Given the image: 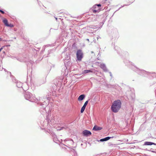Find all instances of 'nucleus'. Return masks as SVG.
Listing matches in <instances>:
<instances>
[{
    "mask_svg": "<svg viewBox=\"0 0 156 156\" xmlns=\"http://www.w3.org/2000/svg\"><path fill=\"white\" fill-rule=\"evenodd\" d=\"M93 12H97V11L96 10H93Z\"/></svg>",
    "mask_w": 156,
    "mask_h": 156,
    "instance_id": "15",
    "label": "nucleus"
},
{
    "mask_svg": "<svg viewBox=\"0 0 156 156\" xmlns=\"http://www.w3.org/2000/svg\"><path fill=\"white\" fill-rule=\"evenodd\" d=\"M88 101H86L85 102V103H84V105H83V106L86 107L87 105V104H88Z\"/></svg>",
    "mask_w": 156,
    "mask_h": 156,
    "instance_id": "12",
    "label": "nucleus"
},
{
    "mask_svg": "<svg viewBox=\"0 0 156 156\" xmlns=\"http://www.w3.org/2000/svg\"><path fill=\"white\" fill-rule=\"evenodd\" d=\"M100 67L102 69L104 70L105 71L106 70V66L104 64H101L100 66Z\"/></svg>",
    "mask_w": 156,
    "mask_h": 156,
    "instance_id": "9",
    "label": "nucleus"
},
{
    "mask_svg": "<svg viewBox=\"0 0 156 156\" xmlns=\"http://www.w3.org/2000/svg\"><path fill=\"white\" fill-rule=\"evenodd\" d=\"M76 58L77 60L81 61L83 57V53L81 50H78L77 51L76 53Z\"/></svg>",
    "mask_w": 156,
    "mask_h": 156,
    "instance_id": "2",
    "label": "nucleus"
},
{
    "mask_svg": "<svg viewBox=\"0 0 156 156\" xmlns=\"http://www.w3.org/2000/svg\"><path fill=\"white\" fill-rule=\"evenodd\" d=\"M0 12H1V13H2V14H4L5 13V12H4V11H2V10H0Z\"/></svg>",
    "mask_w": 156,
    "mask_h": 156,
    "instance_id": "13",
    "label": "nucleus"
},
{
    "mask_svg": "<svg viewBox=\"0 0 156 156\" xmlns=\"http://www.w3.org/2000/svg\"><path fill=\"white\" fill-rule=\"evenodd\" d=\"M113 137H105V138L102 139L100 140V141H106L110 139L111 138H113Z\"/></svg>",
    "mask_w": 156,
    "mask_h": 156,
    "instance_id": "6",
    "label": "nucleus"
},
{
    "mask_svg": "<svg viewBox=\"0 0 156 156\" xmlns=\"http://www.w3.org/2000/svg\"><path fill=\"white\" fill-rule=\"evenodd\" d=\"M85 97V96L84 95L82 94L79 96V97L78 98V100L79 101H82L83 99Z\"/></svg>",
    "mask_w": 156,
    "mask_h": 156,
    "instance_id": "8",
    "label": "nucleus"
},
{
    "mask_svg": "<svg viewBox=\"0 0 156 156\" xmlns=\"http://www.w3.org/2000/svg\"><path fill=\"white\" fill-rule=\"evenodd\" d=\"M2 49V48H1L0 49V52L1 51V50Z\"/></svg>",
    "mask_w": 156,
    "mask_h": 156,
    "instance_id": "17",
    "label": "nucleus"
},
{
    "mask_svg": "<svg viewBox=\"0 0 156 156\" xmlns=\"http://www.w3.org/2000/svg\"><path fill=\"white\" fill-rule=\"evenodd\" d=\"M62 128L60 127L59 129H57V130H61L62 129Z\"/></svg>",
    "mask_w": 156,
    "mask_h": 156,
    "instance_id": "14",
    "label": "nucleus"
},
{
    "mask_svg": "<svg viewBox=\"0 0 156 156\" xmlns=\"http://www.w3.org/2000/svg\"><path fill=\"white\" fill-rule=\"evenodd\" d=\"M86 108V107L84 106H83L82 107L81 109V113H82L84 111L85 109Z\"/></svg>",
    "mask_w": 156,
    "mask_h": 156,
    "instance_id": "11",
    "label": "nucleus"
},
{
    "mask_svg": "<svg viewBox=\"0 0 156 156\" xmlns=\"http://www.w3.org/2000/svg\"><path fill=\"white\" fill-rule=\"evenodd\" d=\"M83 133L84 136H88L91 134V133L90 131L85 130L83 131Z\"/></svg>",
    "mask_w": 156,
    "mask_h": 156,
    "instance_id": "3",
    "label": "nucleus"
},
{
    "mask_svg": "<svg viewBox=\"0 0 156 156\" xmlns=\"http://www.w3.org/2000/svg\"><path fill=\"white\" fill-rule=\"evenodd\" d=\"M145 145H155V144L154 143H152L150 142H146L144 143Z\"/></svg>",
    "mask_w": 156,
    "mask_h": 156,
    "instance_id": "7",
    "label": "nucleus"
},
{
    "mask_svg": "<svg viewBox=\"0 0 156 156\" xmlns=\"http://www.w3.org/2000/svg\"><path fill=\"white\" fill-rule=\"evenodd\" d=\"M92 71L90 70H85L84 71V73H92Z\"/></svg>",
    "mask_w": 156,
    "mask_h": 156,
    "instance_id": "10",
    "label": "nucleus"
},
{
    "mask_svg": "<svg viewBox=\"0 0 156 156\" xmlns=\"http://www.w3.org/2000/svg\"><path fill=\"white\" fill-rule=\"evenodd\" d=\"M121 102L120 100H117L114 101L111 107L112 111L114 112H117L121 107Z\"/></svg>",
    "mask_w": 156,
    "mask_h": 156,
    "instance_id": "1",
    "label": "nucleus"
},
{
    "mask_svg": "<svg viewBox=\"0 0 156 156\" xmlns=\"http://www.w3.org/2000/svg\"><path fill=\"white\" fill-rule=\"evenodd\" d=\"M3 22L8 27H13V26L12 24H10L9 25L8 24V20L6 19H4L3 20Z\"/></svg>",
    "mask_w": 156,
    "mask_h": 156,
    "instance_id": "4",
    "label": "nucleus"
},
{
    "mask_svg": "<svg viewBox=\"0 0 156 156\" xmlns=\"http://www.w3.org/2000/svg\"><path fill=\"white\" fill-rule=\"evenodd\" d=\"M102 129V127H101L98 126H95L93 127V129L95 131H98L101 130Z\"/></svg>",
    "mask_w": 156,
    "mask_h": 156,
    "instance_id": "5",
    "label": "nucleus"
},
{
    "mask_svg": "<svg viewBox=\"0 0 156 156\" xmlns=\"http://www.w3.org/2000/svg\"><path fill=\"white\" fill-rule=\"evenodd\" d=\"M97 6H101V5H100V4H98V5H97Z\"/></svg>",
    "mask_w": 156,
    "mask_h": 156,
    "instance_id": "16",
    "label": "nucleus"
}]
</instances>
